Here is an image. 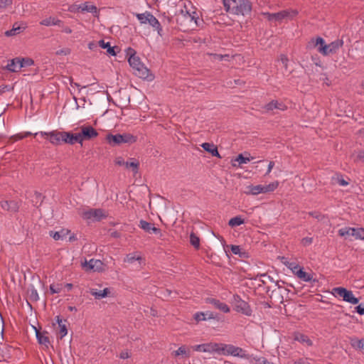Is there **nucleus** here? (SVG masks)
<instances>
[{"label": "nucleus", "mask_w": 364, "mask_h": 364, "mask_svg": "<svg viewBox=\"0 0 364 364\" xmlns=\"http://www.w3.org/2000/svg\"><path fill=\"white\" fill-rule=\"evenodd\" d=\"M225 10L235 15L245 16L252 11V4L249 0H223Z\"/></svg>", "instance_id": "nucleus-1"}, {"label": "nucleus", "mask_w": 364, "mask_h": 364, "mask_svg": "<svg viewBox=\"0 0 364 364\" xmlns=\"http://www.w3.org/2000/svg\"><path fill=\"white\" fill-rule=\"evenodd\" d=\"M309 45L314 47L318 46V51L323 55H328L330 54L336 53L337 51L343 45V40L337 39L331 43L325 44V41L321 37H317L316 39L312 38L309 42Z\"/></svg>", "instance_id": "nucleus-2"}, {"label": "nucleus", "mask_w": 364, "mask_h": 364, "mask_svg": "<svg viewBox=\"0 0 364 364\" xmlns=\"http://www.w3.org/2000/svg\"><path fill=\"white\" fill-rule=\"evenodd\" d=\"M128 62L129 65L133 69L134 74L143 79L151 81L154 80V76L151 73L149 69H148L140 60V58L135 55V53L131 54Z\"/></svg>", "instance_id": "nucleus-3"}, {"label": "nucleus", "mask_w": 364, "mask_h": 364, "mask_svg": "<svg viewBox=\"0 0 364 364\" xmlns=\"http://www.w3.org/2000/svg\"><path fill=\"white\" fill-rule=\"evenodd\" d=\"M106 140L111 146H116L122 143L134 144L137 141V136L129 133L108 134L106 136Z\"/></svg>", "instance_id": "nucleus-4"}, {"label": "nucleus", "mask_w": 364, "mask_h": 364, "mask_svg": "<svg viewBox=\"0 0 364 364\" xmlns=\"http://www.w3.org/2000/svg\"><path fill=\"white\" fill-rule=\"evenodd\" d=\"M298 14L296 10H282L277 13H264L269 21L281 22L293 19Z\"/></svg>", "instance_id": "nucleus-5"}, {"label": "nucleus", "mask_w": 364, "mask_h": 364, "mask_svg": "<svg viewBox=\"0 0 364 364\" xmlns=\"http://www.w3.org/2000/svg\"><path fill=\"white\" fill-rule=\"evenodd\" d=\"M220 355H231L235 357H240L247 359H249L250 357V355L245 353V350L242 348L237 347L231 344L220 343Z\"/></svg>", "instance_id": "nucleus-6"}, {"label": "nucleus", "mask_w": 364, "mask_h": 364, "mask_svg": "<svg viewBox=\"0 0 364 364\" xmlns=\"http://www.w3.org/2000/svg\"><path fill=\"white\" fill-rule=\"evenodd\" d=\"M234 309L246 316L252 314V309L247 302L242 300L237 294L233 296Z\"/></svg>", "instance_id": "nucleus-7"}, {"label": "nucleus", "mask_w": 364, "mask_h": 364, "mask_svg": "<svg viewBox=\"0 0 364 364\" xmlns=\"http://www.w3.org/2000/svg\"><path fill=\"white\" fill-rule=\"evenodd\" d=\"M82 216L85 220L94 219L97 221H100L107 217L105 211L101 208H91L88 210L83 211Z\"/></svg>", "instance_id": "nucleus-8"}, {"label": "nucleus", "mask_w": 364, "mask_h": 364, "mask_svg": "<svg viewBox=\"0 0 364 364\" xmlns=\"http://www.w3.org/2000/svg\"><path fill=\"white\" fill-rule=\"evenodd\" d=\"M98 136V132L90 125H82L80 127L79 136L81 141L84 140H91Z\"/></svg>", "instance_id": "nucleus-9"}, {"label": "nucleus", "mask_w": 364, "mask_h": 364, "mask_svg": "<svg viewBox=\"0 0 364 364\" xmlns=\"http://www.w3.org/2000/svg\"><path fill=\"white\" fill-rule=\"evenodd\" d=\"M180 16L181 18H183L185 21H187L190 23L193 22L196 26H200V22L202 21L199 18L198 14L195 11L193 12H190L187 10L183 11V9H181Z\"/></svg>", "instance_id": "nucleus-10"}, {"label": "nucleus", "mask_w": 364, "mask_h": 364, "mask_svg": "<svg viewBox=\"0 0 364 364\" xmlns=\"http://www.w3.org/2000/svg\"><path fill=\"white\" fill-rule=\"evenodd\" d=\"M63 141L69 144H75V143H79L82 145L80 137L79 136V133L73 134L71 132H63Z\"/></svg>", "instance_id": "nucleus-11"}, {"label": "nucleus", "mask_w": 364, "mask_h": 364, "mask_svg": "<svg viewBox=\"0 0 364 364\" xmlns=\"http://www.w3.org/2000/svg\"><path fill=\"white\" fill-rule=\"evenodd\" d=\"M0 205L4 210L11 213H17L20 208L18 202L16 200H2Z\"/></svg>", "instance_id": "nucleus-12"}, {"label": "nucleus", "mask_w": 364, "mask_h": 364, "mask_svg": "<svg viewBox=\"0 0 364 364\" xmlns=\"http://www.w3.org/2000/svg\"><path fill=\"white\" fill-rule=\"evenodd\" d=\"M205 302L213 304L216 309L224 313H229L230 311L229 306L225 303L221 302L218 299L208 297L205 299Z\"/></svg>", "instance_id": "nucleus-13"}, {"label": "nucleus", "mask_w": 364, "mask_h": 364, "mask_svg": "<svg viewBox=\"0 0 364 364\" xmlns=\"http://www.w3.org/2000/svg\"><path fill=\"white\" fill-rule=\"evenodd\" d=\"M34 329L36 331V335L38 342L41 345L45 346L46 348H48V346L50 345V339L47 336L48 333L47 331L41 332L40 330L37 329L36 327H34Z\"/></svg>", "instance_id": "nucleus-14"}, {"label": "nucleus", "mask_w": 364, "mask_h": 364, "mask_svg": "<svg viewBox=\"0 0 364 364\" xmlns=\"http://www.w3.org/2000/svg\"><path fill=\"white\" fill-rule=\"evenodd\" d=\"M139 226L146 232H153L154 234H160L161 230L154 226V224L146 222L144 220H141Z\"/></svg>", "instance_id": "nucleus-15"}, {"label": "nucleus", "mask_w": 364, "mask_h": 364, "mask_svg": "<svg viewBox=\"0 0 364 364\" xmlns=\"http://www.w3.org/2000/svg\"><path fill=\"white\" fill-rule=\"evenodd\" d=\"M4 69L11 73H17L20 71V70L21 69L20 58H15L11 59L6 65Z\"/></svg>", "instance_id": "nucleus-16"}, {"label": "nucleus", "mask_w": 364, "mask_h": 364, "mask_svg": "<svg viewBox=\"0 0 364 364\" xmlns=\"http://www.w3.org/2000/svg\"><path fill=\"white\" fill-rule=\"evenodd\" d=\"M201 146L203 149L210 153L213 156H216L218 158H221V156L220 155L218 147L213 144L205 142L201 144Z\"/></svg>", "instance_id": "nucleus-17"}, {"label": "nucleus", "mask_w": 364, "mask_h": 364, "mask_svg": "<svg viewBox=\"0 0 364 364\" xmlns=\"http://www.w3.org/2000/svg\"><path fill=\"white\" fill-rule=\"evenodd\" d=\"M148 24H149L154 30L157 31L159 36H163L164 32L161 22L153 14L150 17V21Z\"/></svg>", "instance_id": "nucleus-18"}, {"label": "nucleus", "mask_w": 364, "mask_h": 364, "mask_svg": "<svg viewBox=\"0 0 364 364\" xmlns=\"http://www.w3.org/2000/svg\"><path fill=\"white\" fill-rule=\"evenodd\" d=\"M286 108V105H284L282 102H279L277 100H272L265 105V109L267 112L272 111L274 109L284 111Z\"/></svg>", "instance_id": "nucleus-19"}, {"label": "nucleus", "mask_w": 364, "mask_h": 364, "mask_svg": "<svg viewBox=\"0 0 364 364\" xmlns=\"http://www.w3.org/2000/svg\"><path fill=\"white\" fill-rule=\"evenodd\" d=\"M90 293L94 296L96 299H101L108 296V295L110 294V290L109 288H105L102 291H97L95 289H91L90 290Z\"/></svg>", "instance_id": "nucleus-20"}, {"label": "nucleus", "mask_w": 364, "mask_h": 364, "mask_svg": "<svg viewBox=\"0 0 364 364\" xmlns=\"http://www.w3.org/2000/svg\"><path fill=\"white\" fill-rule=\"evenodd\" d=\"M90 12L94 16H97L99 14V11L96 6L90 4L89 2H85L81 4V12Z\"/></svg>", "instance_id": "nucleus-21"}, {"label": "nucleus", "mask_w": 364, "mask_h": 364, "mask_svg": "<svg viewBox=\"0 0 364 364\" xmlns=\"http://www.w3.org/2000/svg\"><path fill=\"white\" fill-rule=\"evenodd\" d=\"M220 345L218 343H205V353H217L220 354Z\"/></svg>", "instance_id": "nucleus-22"}, {"label": "nucleus", "mask_w": 364, "mask_h": 364, "mask_svg": "<svg viewBox=\"0 0 364 364\" xmlns=\"http://www.w3.org/2000/svg\"><path fill=\"white\" fill-rule=\"evenodd\" d=\"M343 299L345 301L349 302L352 304H357L359 302L358 299L353 296V292L350 290H348L347 289H345Z\"/></svg>", "instance_id": "nucleus-23"}, {"label": "nucleus", "mask_w": 364, "mask_h": 364, "mask_svg": "<svg viewBox=\"0 0 364 364\" xmlns=\"http://www.w3.org/2000/svg\"><path fill=\"white\" fill-rule=\"evenodd\" d=\"M70 232L69 230L62 229L57 232L50 231L49 234L55 240H59L65 238Z\"/></svg>", "instance_id": "nucleus-24"}, {"label": "nucleus", "mask_w": 364, "mask_h": 364, "mask_svg": "<svg viewBox=\"0 0 364 364\" xmlns=\"http://www.w3.org/2000/svg\"><path fill=\"white\" fill-rule=\"evenodd\" d=\"M62 21L58 18L50 16L45 19H43L40 24L42 26H60Z\"/></svg>", "instance_id": "nucleus-25"}, {"label": "nucleus", "mask_w": 364, "mask_h": 364, "mask_svg": "<svg viewBox=\"0 0 364 364\" xmlns=\"http://www.w3.org/2000/svg\"><path fill=\"white\" fill-rule=\"evenodd\" d=\"M50 136V141L55 145L60 144L61 141H63V132H50L49 134Z\"/></svg>", "instance_id": "nucleus-26"}, {"label": "nucleus", "mask_w": 364, "mask_h": 364, "mask_svg": "<svg viewBox=\"0 0 364 364\" xmlns=\"http://www.w3.org/2000/svg\"><path fill=\"white\" fill-rule=\"evenodd\" d=\"M135 16L141 24H146L149 23L152 14L149 11H145L142 14H136Z\"/></svg>", "instance_id": "nucleus-27"}, {"label": "nucleus", "mask_w": 364, "mask_h": 364, "mask_svg": "<svg viewBox=\"0 0 364 364\" xmlns=\"http://www.w3.org/2000/svg\"><path fill=\"white\" fill-rule=\"evenodd\" d=\"M249 189L248 191H246L247 194L257 195L259 193H264V186L262 185H257V186H249L247 187Z\"/></svg>", "instance_id": "nucleus-28"}, {"label": "nucleus", "mask_w": 364, "mask_h": 364, "mask_svg": "<svg viewBox=\"0 0 364 364\" xmlns=\"http://www.w3.org/2000/svg\"><path fill=\"white\" fill-rule=\"evenodd\" d=\"M99 46L102 48H106L108 54L115 56L116 52L114 50V47H112L109 42H105L104 40H100L99 42Z\"/></svg>", "instance_id": "nucleus-29"}, {"label": "nucleus", "mask_w": 364, "mask_h": 364, "mask_svg": "<svg viewBox=\"0 0 364 364\" xmlns=\"http://www.w3.org/2000/svg\"><path fill=\"white\" fill-rule=\"evenodd\" d=\"M131 160H132L131 162L126 161L124 166L126 168H132L133 173L136 174L139 172V163L134 159H131Z\"/></svg>", "instance_id": "nucleus-30"}, {"label": "nucleus", "mask_w": 364, "mask_h": 364, "mask_svg": "<svg viewBox=\"0 0 364 364\" xmlns=\"http://www.w3.org/2000/svg\"><path fill=\"white\" fill-rule=\"evenodd\" d=\"M28 298L31 301H37L39 299L38 294L33 285H31L28 289Z\"/></svg>", "instance_id": "nucleus-31"}, {"label": "nucleus", "mask_w": 364, "mask_h": 364, "mask_svg": "<svg viewBox=\"0 0 364 364\" xmlns=\"http://www.w3.org/2000/svg\"><path fill=\"white\" fill-rule=\"evenodd\" d=\"M350 235L355 237L357 239L364 240V228H350Z\"/></svg>", "instance_id": "nucleus-32"}, {"label": "nucleus", "mask_w": 364, "mask_h": 364, "mask_svg": "<svg viewBox=\"0 0 364 364\" xmlns=\"http://www.w3.org/2000/svg\"><path fill=\"white\" fill-rule=\"evenodd\" d=\"M297 277L304 282H310L312 279V276L309 273L304 272L303 269H300L296 272Z\"/></svg>", "instance_id": "nucleus-33"}, {"label": "nucleus", "mask_w": 364, "mask_h": 364, "mask_svg": "<svg viewBox=\"0 0 364 364\" xmlns=\"http://www.w3.org/2000/svg\"><path fill=\"white\" fill-rule=\"evenodd\" d=\"M244 223H245V220L240 216L234 217V218H231L228 222L229 226H230L232 228L235 227V226H239Z\"/></svg>", "instance_id": "nucleus-34"}, {"label": "nucleus", "mask_w": 364, "mask_h": 364, "mask_svg": "<svg viewBox=\"0 0 364 364\" xmlns=\"http://www.w3.org/2000/svg\"><path fill=\"white\" fill-rule=\"evenodd\" d=\"M190 242L196 249H199V247H200V239L193 232H191V235H190Z\"/></svg>", "instance_id": "nucleus-35"}, {"label": "nucleus", "mask_w": 364, "mask_h": 364, "mask_svg": "<svg viewBox=\"0 0 364 364\" xmlns=\"http://www.w3.org/2000/svg\"><path fill=\"white\" fill-rule=\"evenodd\" d=\"M22 31V28L21 26H15L14 25L13 28L11 30L6 31L5 32L6 36H13L18 33H19Z\"/></svg>", "instance_id": "nucleus-36"}, {"label": "nucleus", "mask_w": 364, "mask_h": 364, "mask_svg": "<svg viewBox=\"0 0 364 364\" xmlns=\"http://www.w3.org/2000/svg\"><path fill=\"white\" fill-rule=\"evenodd\" d=\"M20 63L21 68L23 67H28L34 64L33 59L29 58H20Z\"/></svg>", "instance_id": "nucleus-37"}, {"label": "nucleus", "mask_w": 364, "mask_h": 364, "mask_svg": "<svg viewBox=\"0 0 364 364\" xmlns=\"http://www.w3.org/2000/svg\"><path fill=\"white\" fill-rule=\"evenodd\" d=\"M161 18V24L163 23L164 25H168L172 23L173 21V17L167 16L166 13H164L161 16H160Z\"/></svg>", "instance_id": "nucleus-38"}, {"label": "nucleus", "mask_w": 364, "mask_h": 364, "mask_svg": "<svg viewBox=\"0 0 364 364\" xmlns=\"http://www.w3.org/2000/svg\"><path fill=\"white\" fill-rule=\"evenodd\" d=\"M279 183L277 181L272 182L267 186H264V193L274 191L278 187Z\"/></svg>", "instance_id": "nucleus-39"}, {"label": "nucleus", "mask_w": 364, "mask_h": 364, "mask_svg": "<svg viewBox=\"0 0 364 364\" xmlns=\"http://www.w3.org/2000/svg\"><path fill=\"white\" fill-rule=\"evenodd\" d=\"M32 134L31 132H25V133H19V134H16L14 136H12L11 137V139H13L14 141H18V140H21V139H23L26 137H28L29 136H31Z\"/></svg>", "instance_id": "nucleus-40"}, {"label": "nucleus", "mask_w": 364, "mask_h": 364, "mask_svg": "<svg viewBox=\"0 0 364 364\" xmlns=\"http://www.w3.org/2000/svg\"><path fill=\"white\" fill-rule=\"evenodd\" d=\"M231 251L234 255H238L240 257H243L245 252H241V248L238 245H232L230 247Z\"/></svg>", "instance_id": "nucleus-41"}, {"label": "nucleus", "mask_w": 364, "mask_h": 364, "mask_svg": "<svg viewBox=\"0 0 364 364\" xmlns=\"http://www.w3.org/2000/svg\"><path fill=\"white\" fill-rule=\"evenodd\" d=\"M59 327V332L60 334V338L62 339L66 334L68 333V328L65 324L60 323L58 326Z\"/></svg>", "instance_id": "nucleus-42"}, {"label": "nucleus", "mask_w": 364, "mask_h": 364, "mask_svg": "<svg viewBox=\"0 0 364 364\" xmlns=\"http://www.w3.org/2000/svg\"><path fill=\"white\" fill-rule=\"evenodd\" d=\"M345 289H346V288H344V287H335L332 290V294L333 295H338L340 297L343 298V294L345 292Z\"/></svg>", "instance_id": "nucleus-43"}, {"label": "nucleus", "mask_w": 364, "mask_h": 364, "mask_svg": "<svg viewBox=\"0 0 364 364\" xmlns=\"http://www.w3.org/2000/svg\"><path fill=\"white\" fill-rule=\"evenodd\" d=\"M235 161H237L240 164H247L250 161V159L248 157H245L242 154H240L236 159H235Z\"/></svg>", "instance_id": "nucleus-44"}, {"label": "nucleus", "mask_w": 364, "mask_h": 364, "mask_svg": "<svg viewBox=\"0 0 364 364\" xmlns=\"http://www.w3.org/2000/svg\"><path fill=\"white\" fill-rule=\"evenodd\" d=\"M194 318L197 322L205 321L207 319L206 314L203 312H197L194 315Z\"/></svg>", "instance_id": "nucleus-45"}, {"label": "nucleus", "mask_w": 364, "mask_h": 364, "mask_svg": "<svg viewBox=\"0 0 364 364\" xmlns=\"http://www.w3.org/2000/svg\"><path fill=\"white\" fill-rule=\"evenodd\" d=\"M175 356H178L180 355H184L186 357H188L189 355L187 354V351L186 350L185 346H181L178 349L173 353Z\"/></svg>", "instance_id": "nucleus-46"}, {"label": "nucleus", "mask_w": 364, "mask_h": 364, "mask_svg": "<svg viewBox=\"0 0 364 364\" xmlns=\"http://www.w3.org/2000/svg\"><path fill=\"white\" fill-rule=\"evenodd\" d=\"M61 284H51L50 286V291L51 294H56L59 293L61 291Z\"/></svg>", "instance_id": "nucleus-47"}, {"label": "nucleus", "mask_w": 364, "mask_h": 364, "mask_svg": "<svg viewBox=\"0 0 364 364\" xmlns=\"http://www.w3.org/2000/svg\"><path fill=\"white\" fill-rule=\"evenodd\" d=\"M68 10L72 13H77V12L81 11V4L80 5L72 4L68 7Z\"/></svg>", "instance_id": "nucleus-48"}, {"label": "nucleus", "mask_w": 364, "mask_h": 364, "mask_svg": "<svg viewBox=\"0 0 364 364\" xmlns=\"http://www.w3.org/2000/svg\"><path fill=\"white\" fill-rule=\"evenodd\" d=\"M360 161H364V150L359 151L357 154L355 156L354 161L358 162Z\"/></svg>", "instance_id": "nucleus-49"}, {"label": "nucleus", "mask_w": 364, "mask_h": 364, "mask_svg": "<svg viewBox=\"0 0 364 364\" xmlns=\"http://www.w3.org/2000/svg\"><path fill=\"white\" fill-rule=\"evenodd\" d=\"M308 214L317 220H322L324 218V215L318 211L309 212Z\"/></svg>", "instance_id": "nucleus-50"}, {"label": "nucleus", "mask_w": 364, "mask_h": 364, "mask_svg": "<svg viewBox=\"0 0 364 364\" xmlns=\"http://www.w3.org/2000/svg\"><path fill=\"white\" fill-rule=\"evenodd\" d=\"M350 228H342L341 230H338V235L340 236H345V235H350V232H351V230H350Z\"/></svg>", "instance_id": "nucleus-51"}, {"label": "nucleus", "mask_w": 364, "mask_h": 364, "mask_svg": "<svg viewBox=\"0 0 364 364\" xmlns=\"http://www.w3.org/2000/svg\"><path fill=\"white\" fill-rule=\"evenodd\" d=\"M336 181L339 183L341 186H347L348 184V182L346 181L342 175H338L336 178Z\"/></svg>", "instance_id": "nucleus-52"}, {"label": "nucleus", "mask_w": 364, "mask_h": 364, "mask_svg": "<svg viewBox=\"0 0 364 364\" xmlns=\"http://www.w3.org/2000/svg\"><path fill=\"white\" fill-rule=\"evenodd\" d=\"M312 242H313V238L312 237H304L301 240V244L304 246H308V245H311Z\"/></svg>", "instance_id": "nucleus-53"}, {"label": "nucleus", "mask_w": 364, "mask_h": 364, "mask_svg": "<svg viewBox=\"0 0 364 364\" xmlns=\"http://www.w3.org/2000/svg\"><path fill=\"white\" fill-rule=\"evenodd\" d=\"M70 53V48H63V49H60V50H58L56 51V55H69Z\"/></svg>", "instance_id": "nucleus-54"}, {"label": "nucleus", "mask_w": 364, "mask_h": 364, "mask_svg": "<svg viewBox=\"0 0 364 364\" xmlns=\"http://www.w3.org/2000/svg\"><path fill=\"white\" fill-rule=\"evenodd\" d=\"M12 4V0H0V9L6 8Z\"/></svg>", "instance_id": "nucleus-55"}, {"label": "nucleus", "mask_w": 364, "mask_h": 364, "mask_svg": "<svg viewBox=\"0 0 364 364\" xmlns=\"http://www.w3.org/2000/svg\"><path fill=\"white\" fill-rule=\"evenodd\" d=\"M114 164L117 166H124L125 161L122 156H118L115 158Z\"/></svg>", "instance_id": "nucleus-56"}, {"label": "nucleus", "mask_w": 364, "mask_h": 364, "mask_svg": "<svg viewBox=\"0 0 364 364\" xmlns=\"http://www.w3.org/2000/svg\"><path fill=\"white\" fill-rule=\"evenodd\" d=\"M356 346L364 350V338H362L360 340H356ZM353 346H355V343H352Z\"/></svg>", "instance_id": "nucleus-57"}, {"label": "nucleus", "mask_w": 364, "mask_h": 364, "mask_svg": "<svg viewBox=\"0 0 364 364\" xmlns=\"http://www.w3.org/2000/svg\"><path fill=\"white\" fill-rule=\"evenodd\" d=\"M193 348L196 351L205 352V343L196 345L193 346Z\"/></svg>", "instance_id": "nucleus-58"}, {"label": "nucleus", "mask_w": 364, "mask_h": 364, "mask_svg": "<svg viewBox=\"0 0 364 364\" xmlns=\"http://www.w3.org/2000/svg\"><path fill=\"white\" fill-rule=\"evenodd\" d=\"M311 60L316 66H321V62L318 55L312 56Z\"/></svg>", "instance_id": "nucleus-59"}, {"label": "nucleus", "mask_w": 364, "mask_h": 364, "mask_svg": "<svg viewBox=\"0 0 364 364\" xmlns=\"http://www.w3.org/2000/svg\"><path fill=\"white\" fill-rule=\"evenodd\" d=\"M99 261L96 260V261H94L93 259H90V262L87 263V262H85V265H88V268L90 269H95V264L97 263Z\"/></svg>", "instance_id": "nucleus-60"}, {"label": "nucleus", "mask_w": 364, "mask_h": 364, "mask_svg": "<svg viewBox=\"0 0 364 364\" xmlns=\"http://www.w3.org/2000/svg\"><path fill=\"white\" fill-rule=\"evenodd\" d=\"M139 259H140V257H136L135 256L129 255L127 256V259H125V261H127L128 262H133L134 261L138 260Z\"/></svg>", "instance_id": "nucleus-61"}, {"label": "nucleus", "mask_w": 364, "mask_h": 364, "mask_svg": "<svg viewBox=\"0 0 364 364\" xmlns=\"http://www.w3.org/2000/svg\"><path fill=\"white\" fill-rule=\"evenodd\" d=\"M207 319H216L217 315H215L213 312L208 311L206 314Z\"/></svg>", "instance_id": "nucleus-62"}, {"label": "nucleus", "mask_w": 364, "mask_h": 364, "mask_svg": "<svg viewBox=\"0 0 364 364\" xmlns=\"http://www.w3.org/2000/svg\"><path fill=\"white\" fill-rule=\"evenodd\" d=\"M257 364H270L264 358H260L256 360Z\"/></svg>", "instance_id": "nucleus-63"}, {"label": "nucleus", "mask_w": 364, "mask_h": 364, "mask_svg": "<svg viewBox=\"0 0 364 364\" xmlns=\"http://www.w3.org/2000/svg\"><path fill=\"white\" fill-rule=\"evenodd\" d=\"M355 310L360 315L364 314V307H363L360 304L355 307Z\"/></svg>", "instance_id": "nucleus-64"}]
</instances>
